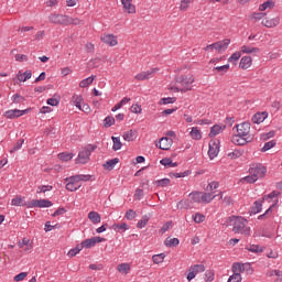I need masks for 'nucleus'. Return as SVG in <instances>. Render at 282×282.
I'll return each mask as SVG.
<instances>
[{
    "label": "nucleus",
    "mask_w": 282,
    "mask_h": 282,
    "mask_svg": "<svg viewBox=\"0 0 282 282\" xmlns=\"http://www.w3.org/2000/svg\"><path fill=\"white\" fill-rule=\"evenodd\" d=\"M96 149H98V145L96 144H87L82 148L76 159V164H87V162H89V158H91V153H94Z\"/></svg>",
    "instance_id": "obj_1"
},
{
    "label": "nucleus",
    "mask_w": 282,
    "mask_h": 282,
    "mask_svg": "<svg viewBox=\"0 0 282 282\" xmlns=\"http://www.w3.org/2000/svg\"><path fill=\"white\" fill-rule=\"evenodd\" d=\"M232 230L237 235H245V237H250V227H248V220L243 217H237L235 219Z\"/></svg>",
    "instance_id": "obj_2"
},
{
    "label": "nucleus",
    "mask_w": 282,
    "mask_h": 282,
    "mask_svg": "<svg viewBox=\"0 0 282 282\" xmlns=\"http://www.w3.org/2000/svg\"><path fill=\"white\" fill-rule=\"evenodd\" d=\"M177 83L181 85V91L186 94V91H191L193 89V84L195 83V78L193 75H181L177 79Z\"/></svg>",
    "instance_id": "obj_3"
},
{
    "label": "nucleus",
    "mask_w": 282,
    "mask_h": 282,
    "mask_svg": "<svg viewBox=\"0 0 282 282\" xmlns=\"http://www.w3.org/2000/svg\"><path fill=\"white\" fill-rule=\"evenodd\" d=\"M267 173H268V169L261 163H253L249 169V174L253 175V177L257 180H261L265 177Z\"/></svg>",
    "instance_id": "obj_4"
},
{
    "label": "nucleus",
    "mask_w": 282,
    "mask_h": 282,
    "mask_svg": "<svg viewBox=\"0 0 282 282\" xmlns=\"http://www.w3.org/2000/svg\"><path fill=\"white\" fill-rule=\"evenodd\" d=\"M228 45H230V39H225L207 45L204 50L205 52H210V50H216L218 54H221V52H226L228 50Z\"/></svg>",
    "instance_id": "obj_5"
},
{
    "label": "nucleus",
    "mask_w": 282,
    "mask_h": 282,
    "mask_svg": "<svg viewBox=\"0 0 282 282\" xmlns=\"http://www.w3.org/2000/svg\"><path fill=\"white\" fill-rule=\"evenodd\" d=\"M52 200L47 199H32L25 204L26 208H51Z\"/></svg>",
    "instance_id": "obj_6"
},
{
    "label": "nucleus",
    "mask_w": 282,
    "mask_h": 282,
    "mask_svg": "<svg viewBox=\"0 0 282 282\" xmlns=\"http://www.w3.org/2000/svg\"><path fill=\"white\" fill-rule=\"evenodd\" d=\"M237 129V135H240L241 138H250V122H242L239 124H236Z\"/></svg>",
    "instance_id": "obj_7"
},
{
    "label": "nucleus",
    "mask_w": 282,
    "mask_h": 282,
    "mask_svg": "<svg viewBox=\"0 0 282 282\" xmlns=\"http://www.w3.org/2000/svg\"><path fill=\"white\" fill-rule=\"evenodd\" d=\"M48 21L51 23H54L55 25H67V15L63 14H56V13H51L48 17Z\"/></svg>",
    "instance_id": "obj_8"
},
{
    "label": "nucleus",
    "mask_w": 282,
    "mask_h": 282,
    "mask_svg": "<svg viewBox=\"0 0 282 282\" xmlns=\"http://www.w3.org/2000/svg\"><path fill=\"white\" fill-rule=\"evenodd\" d=\"M31 109H25V110H19V109H11V110H7L4 112V116L9 119V120H14V118H21V116H25V113H30Z\"/></svg>",
    "instance_id": "obj_9"
},
{
    "label": "nucleus",
    "mask_w": 282,
    "mask_h": 282,
    "mask_svg": "<svg viewBox=\"0 0 282 282\" xmlns=\"http://www.w3.org/2000/svg\"><path fill=\"white\" fill-rule=\"evenodd\" d=\"M219 155V141L212 140L209 142V150H208V156L210 160H215Z\"/></svg>",
    "instance_id": "obj_10"
},
{
    "label": "nucleus",
    "mask_w": 282,
    "mask_h": 282,
    "mask_svg": "<svg viewBox=\"0 0 282 282\" xmlns=\"http://www.w3.org/2000/svg\"><path fill=\"white\" fill-rule=\"evenodd\" d=\"M102 241H106V239L102 237H93L84 240L80 245H82V248H94L96 243H102Z\"/></svg>",
    "instance_id": "obj_11"
},
{
    "label": "nucleus",
    "mask_w": 282,
    "mask_h": 282,
    "mask_svg": "<svg viewBox=\"0 0 282 282\" xmlns=\"http://www.w3.org/2000/svg\"><path fill=\"white\" fill-rule=\"evenodd\" d=\"M65 182H67L66 191H70V193H74V191H78V188H80V185H78V181L75 178V176L66 177Z\"/></svg>",
    "instance_id": "obj_12"
},
{
    "label": "nucleus",
    "mask_w": 282,
    "mask_h": 282,
    "mask_svg": "<svg viewBox=\"0 0 282 282\" xmlns=\"http://www.w3.org/2000/svg\"><path fill=\"white\" fill-rule=\"evenodd\" d=\"M173 145V139L169 137H163L159 143H156L158 149H161L162 151H169L171 147Z\"/></svg>",
    "instance_id": "obj_13"
},
{
    "label": "nucleus",
    "mask_w": 282,
    "mask_h": 282,
    "mask_svg": "<svg viewBox=\"0 0 282 282\" xmlns=\"http://www.w3.org/2000/svg\"><path fill=\"white\" fill-rule=\"evenodd\" d=\"M101 41L106 45H110V47H116V45H118V37L113 34L101 35Z\"/></svg>",
    "instance_id": "obj_14"
},
{
    "label": "nucleus",
    "mask_w": 282,
    "mask_h": 282,
    "mask_svg": "<svg viewBox=\"0 0 282 282\" xmlns=\"http://www.w3.org/2000/svg\"><path fill=\"white\" fill-rule=\"evenodd\" d=\"M250 138L248 137H241L239 134H234L231 137L232 144H236L237 147H245V144H248L250 142Z\"/></svg>",
    "instance_id": "obj_15"
},
{
    "label": "nucleus",
    "mask_w": 282,
    "mask_h": 282,
    "mask_svg": "<svg viewBox=\"0 0 282 282\" xmlns=\"http://www.w3.org/2000/svg\"><path fill=\"white\" fill-rule=\"evenodd\" d=\"M123 12L127 14H135V6L133 0H121Z\"/></svg>",
    "instance_id": "obj_16"
},
{
    "label": "nucleus",
    "mask_w": 282,
    "mask_h": 282,
    "mask_svg": "<svg viewBox=\"0 0 282 282\" xmlns=\"http://www.w3.org/2000/svg\"><path fill=\"white\" fill-rule=\"evenodd\" d=\"M158 72V68H152L151 70L142 72L135 75L137 80H149L153 78V74Z\"/></svg>",
    "instance_id": "obj_17"
},
{
    "label": "nucleus",
    "mask_w": 282,
    "mask_h": 282,
    "mask_svg": "<svg viewBox=\"0 0 282 282\" xmlns=\"http://www.w3.org/2000/svg\"><path fill=\"white\" fill-rule=\"evenodd\" d=\"M279 23H281V18L275 17V18H265L262 20V25H264V28H276V25H279Z\"/></svg>",
    "instance_id": "obj_18"
},
{
    "label": "nucleus",
    "mask_w": 282,
    "mask_h": 282,
    "mask_svg": "<svg viewBox=\"0 0 282 282\" xmlns=\"http://www.w3.org/2000/svg\"><path fill=\"white\" fill-rule=\"evenodd\" d=\"M240 69H250L252 67V57L242 56L239 63Z\"/></svg>",
    "instance_id": "obj_19"
},
{
    "label": "nucleus",
    "mask_w": 282,
    "mask_h": 282,
    "mask_svg": "<svg viewBox=\"0 0 282 282\" xmlns=\"http://www.w3.org/2000/svg\"><path fill=\"white\" fill-rule=\"evenodd\" d=\"M218 195L219 194H213L210 192H202V204H210Z\"/></svg>",
    "instance_id": "obj_20"
},
{
    "label": "nucleus",
    "mask_w": 282,
    "mask_h": 282,
    "mask_svg": "<svg viewBox=\"0 0 282 282\" xmlns=\"http://www.w3.org/2000/svg\"><path fill=\"white\" fill-rule=\"evenodd\" d=\"M265 118H268V112H258L253 115L251 120L253 124H261V122H263Z\"/></svg>",
    "instance_id": "obj_21"
},
{
    "label": "nucleus",
    "mask_w": 282,
    "mask_h": 282,
    "mask_svg": "<svg viewBox=\"0 0 282 282\" xmlns=\"http://www.w3.org/2000/svg\"><path fill=\"white\" fill-rule=\"evenodd\" d=\"M225 129L226 126L215 124L210 128L209 138H215L216 135H219V133H221V131H224Z\"/></svg>",
    "instance_id": "obj_22"
},
{
    "label": "nucleus",
    "mask_w": 282,
    "mask_h": 282,
    "mask_svg": "<svg viewBox=\"0 0 282 282\" xmlns=\"http://www.w3.org/2000/svg\"><path fill=\"white\" fill-rule=\"evenodd\" d=\"M119 162L120 159L118 158L111 159L104 164V169L106 171H113V169H116V164H118Z\"/></svg>",
    "instance_id": "obj_23"
},
{
    "label": "nucleus",
    "mask_w": 282,
    "mask_h": 282,
    "mask_svg": "<svg viewBox=\"0 0 282 282\" xmlns=\"http://www.w3.org/2000/svg\"><path fill=\"white\" fill-rule=\"evenodd\" d=\"M17 78L20 83H25V80H30V78H32V70H26L24 73L19 72Z\"/></svg>",
    "instance_id": "obj_24"
},
{
    "label": "nucleus",
    "mask_w": 282,
    "mask_h": 282,
    "mask_svg": "<svg viewBox=\"0 0 282 282\" xmlns=\"http://www.w3.org/2000/svg\"><path fill=\"white\" fill-rule=\"evenodd\" d=\"M240 52H242V54H259L260 50L259 47L242 45Z\"/></svg>",
    "instance_id": "obj_25"
},
{
    "label": "nucleus",
    "mask_w": 282,
    "mask_h": 282,
    "mask_svg": "<svg viewBox=\"0 0 282 282\" xmlns=\"http://www.w3.org/2000/svg\"><path fill=\"white\" fill-rule=\"evenodd\" d=\"M137 137H138V133L133 130H129V131L124 132L122 135V138H123V140H126V142H133V140H135Z\"/></svg>",
    "instance_id": "obj_26"
},
{
    "label": "nucleus",
    "mask_w": 282,
    "mask_h": 282,
    "mask_svg": "<svg viewBox=\"0 0 282 282\" xmlns=\"http://www.w3.org/2000/svg\"><path fill=\"white\" fill-rule=\"evenodd\" d=\"M117 270L121 274H129L131 272V265L129 263H120L117 265Z\"/></svg>",
    "instance_id": "obj_27"
},
{
    "label": "nucleus",
    "mask_w": 282,
    "mask_h": 282,
    "mask_svg": "<svg viewBox=\"0 0 282 282\" xmlns=\"http://www.w3.org/2000/svg\"><path fill=\"white\" fill-rule=\"evenodd\" d=\"M88 219L91 220L93 224H100L101 217L98 212H89L88 213Z\"/></svg>",
    "instance_id": "obj_28"
},
{
    "label": "nucleus",
    "mask_w": 282,
    "mask_h": 282,
    "mask_svg": "<svg viewBox=\"0 0 282 282\" xmlns=\"http://www.w3.org/2000/svg\"><path fill=\"white\" fill-rule=\"evenodd\" d=\"M164 243L167 248H177V246H180V239H177V238H166Z\"/></svg>",
    "instance_id": "obj_29"
},
{
    "label": "nucleus",
    "mask_w": 282,
    "mask_h": 282,
    "mask_svg": "<svg viewBox=\"0 0 282 282\" xmlns=\"http://www.w3.org/2000/svg\"><path fill=\"white\" fill-rule=\"evenodd\" d=\"M217 188H219V182L213 181V182L208 183L206 191H207V193H213V195H217L215 192V191H217Z\"/></svg>",
    "instance_id": "obj_30"
},
{
    "label": "nucleus",
    "mask_w": 282,
    "mask_h": 282,
    "mask_svg": "<svg viewBox=\"0 0 282 282\" xmlns=\"http://www.w3.org/2000/svg\"><path fill=\"white\" fill-rule=\"evenodd\" d=\"M189 135L193 140H202V131L197 127H193Z\"/></svg>",
    "instance_id": "obj_31"
},
{
    "label": "nucleus",
    "mask_w": 282,
    "mask_h": 282,
    "mask_svg": "<svg viewBox=\"0 0 282 282\" xmlns=\"http://www.w3.org/2000/svg\"><path fill=\"white\" fill-rule=\"evenodd\" d=\"M110 228L111 230H116V232H120V230H129V225L127 223L113 224Z\"/></svg>",
    "instance_id": "obj_32"
},
{
    "label": "nucleus",
    "mask_w": 282,
    "mask_h": 282,
    "mask_svg": "<svg viewBox=\"0 0 282 282\" xmlns=\"http://www.w3.org/2000/svg\"><path fill=\"white\" fill-rule=\"evenodd\" d=\"M268 8L270 10H272V8H274V1L268 0V1H265L262 4L259 6L260 12H265V10H268Z\"/></svg>",
    "instance_id": "obj_33"
},
{
    "label": "nucleus",
    "mask_w": 282,
    "mask_h": 282,
    "mask_svg": "<svg viewBox=\"0 0 282 282\" xmlns=\"http://www.w3.org/2000/svg\"><path fill=\"white\" fill-rule=\"evenodd\" d=\"M262 208H263V204L261 203V200H256L253 203V206L251 207V215H257V213L262 210Z\"/></svg>",
    "instance_id": "obj_34"
},
{
    "label": "nucleus",
    "mask_w": 282,
    "mask_h": 282,
    "mask_svg": "<svg viewBox=\"0 0 282 282\" xmlns=\"http://www.w3.org/2000/svg\"><path fill=\"white\" fill-rule=\"evenodd\" d=\"M149 219H151V216L149 215L142 216V218L137 224V228H140V229L145 228L147 224H149Z\"/></svg>",
    "instance_id": "obj_35"
},
{
    "label": "nucleus",
    "mask_w": 282,
    "mask_h": 282,
    "mask_svg": "<svg viewBox=\"0 0 282 282\" xmlns=\"http://www.w3.org/2000/svg\"><path fill=\"white\" fill-rule=\"evenodd\" d=\"M160 164H162L163 166H169L171 169H175V166H177V162L173 163V160L169 158L162 159L160 161Z\"/></svg>",
    "instance_id": "obj_36"
},
{
    "label": "nucleus",
    "mask_w": 282,
    "mask_h": 282,
    "mask_svg": "<svg viewBox=\"0 0 282 282\" xmlns=\"http://www.w3.org/2000/svg\"><path fill=\"white\" fill-rule=\"evenodd\" d=\"M195 0H181L180 10L181 12H186L191 8V3H194Z\"/></svg>",
    "instance_id": "obj_37"
},
{
    "label": "nucleus",
    "mask_w": 282,
    "mask_h": 282,
    "mask_svg": "<svg viewBox=\"0 0 282 282\" xmlns=\"http://www.w3.org/2000/svg\"><path fill=\"white\" fill-rule=\"evenodd\" d=\"M73 105H75V107H77V109H82V107H83V96L74 95L73 96Z\"/></svg>",
    "instance_id": "obj_38"
},
{
    "label": "nucleus",
    "mask_w": 282,
    "mask_h": 282,
    "mask_svg": "<svg viewBox=\"0 0 282 282\" xmlns=\"http://www.w3.org/2000/svg\"><path fill=\"white\" fill-rule=\"evenodd\" d=\"M189 197L196 204H202V192H193L189 194Z\"/></svg>",
    "instance_id": "obj_39"
},
{
    "label": "nucleus",
    "mask_w": 282,
    "mask_h": 282,
    "mask_svg": "<svg viewBox=\"0 0 282 282\" xmlns=\"http://www.w3.org/2000/svg\"><path fill=\"white\" fill-rule=\"evenodd\" d=\"M95 78H96V76H90V77H87L86 79H83L79 83V87H82V88L89 87V85H91V83H94Z\"/></svg>",
    "instance_id": "obj_40"
},
{
    "label": "nucleus",
    "mask_w": 282,
    "mask_h": 282,
    "mask_svg": "<svg viewBox=\"0 0 282 282\" xmlns=\"http://www.w3.org/2000/svg\"><path fill=\"white\" fill-rule=\"evenodd\" d=\"M230 69V64H226L223 66H215L213 72H218L219 74H226Z\"/></svg>",
    "instance_id": "obj_41"
},
{
    "label": "nucleus",
    "mask_w": 282,
    "mask_h": 282,
    "mask_svg": "<svg viewBox=\"0 0 282 282\" xmlns=\"http://www.w3.org/2000/svg\"><path fill=\"white\" fill-rule=\"evenodd\" d=\"M28 202H23V197L17 196L11 200V206H25Z\"/></svg>",
    "instance_id": "obj_42"
},
{
    "label": "nucleus",
    "mask_w": 282,
    "mask_h": 282,
    "mask_svg": "<svg viewBox=\"0 0 282 282\" xmlns=\"http://www.w3.org/2000/svg\"><path fill=\"white\" fill-rule=\"evenodd\" d=\"M112 142L113 151H120V149H122V142L120 141L119 137H112Z\"/></svg>",
    "instance_id": "obj_43"
},
{
    "label": "nucleus",
    "mask_w": 282,
    "mask_h": 282,
    "mask_svg": "<svg viewBox=\"0 0 282 282\" xmlns=\"http://www.w3.org/2000/svg\"><path fill=\"white\" fill-rule=\"evenodd\" d=\"M12 102H14V105H21L23 102H25V97L19 95V94H14L11 98Z\"/></svg>",
    "instance_id": "obj_44"
},
{
    "label": "nucleus",
    "mask_w": 282,
    "mask_h": 282,
    "mask_svg": "<svg viewBox=\"0 0 282 282\" xmlns=\"http://www.w3.org/2000/svg\"><path fill=\"white\" fill-rule=\"evenodd\" d=\"M276 147V141L271 140L269 142H265L263 148L261 149L262 153H265V151H270V149H274Z\"/></svg>",
    "instance_id": "obj_45"
},
{
    "label": "nucleus",
    "mask_w": 282,
    "mask_h": 282,
    "mask_svg": "<svg viewBox=\"0 0 282 282\" xmlns=\"http://www.w3.org/2000/svg\"><path fill=\"white\" fill-rule=\"evenodd\" d=\"M74 158V154L67 153V152H62L58 154V159L62 160V162H69Z\"/></svg>",
    "instance_id": "obj_46"
},
{
    "label": "nucleus",
    "mask_w": 282,
    "mask_h": 282,
    "mask_svg": "<svg viewBox=\"0 0 282 282\" xmlns=\"http://www.w3.org/2000/svg\"><path fill=\"white\" fill-rule=\"evenodd\" d=\"M74 177L77 182H89L91 180V175L89 174H78L74 175Z\"/></svg>",
    "instance_id": "obj_47"
},
{
    "label": "nucleus",
    "mask_w": 282,
    "mask_h": 282,
    "mask_svg": "<svg viewBox=\"0 0 282 282\" xmlns=\"http://www.w3.org/2000/svg\"><path fill=\"white\" fill-rule=\"evenodd\" d=\"M193 220L195 221V224H204V221H206V216H204V215L200 214V213H196V214L193 216Z\"/></svg>",
    "instance_id": "obj_48"
},
{
    "label": "nucleus",
    "mask_w": 282,
    "mask_h": 282,
    "mask_svg": "<svg viewBox=\"0 0 282 282\" xmlns=\"http://www.w3.org/2000/svg\"><path fill=\"white\" fill-rule=\"evenodd\" d=\"M113 124H116V118L108 116L105 118L104 120V127L109 128V127H113Z\"/></svg>",
    "instance_id": "obj_49"
},
{
    "label": "nucleus",
    "mask_w": 282,
    "mask_h": 282,
    "mask_svg": "<svg viewBox=\"0 0 282 282\" xmlns=\"http://www.w3.org/2000/svg\"><path fill=\"white\" fill-rule=\"evenodd\" d=\"M243 155V151L241 150H234L232 152L228 153V158H230V160H237V158H241Z\"/></svg>",
    "instance_id": "obj_50"
},
{
    "label": "nucleus",
    "mask_w": 282,
    "mask_h": 282,
    "mask_svg": "<svg viewBox=\"0 0 282 282\" xmlns=\"http://www.w3.org/2000/svg\"><path fill=\"white\" fill-rule=\"evenodd\" d=\"M232 272L234 274H240V272H243V263L235 262L232 264Z\"/></svg>",
    "instance_id": "obj_51"
},
{
    "label": "nucleus",
    "mask_w": 282,
    "mask_h": 282,
    "mask_svg": "<svg viewBox=\"0 0 282 282\" xmlns=\"http://www.w3.org/2000/svg\"><path fill=\"white\" fill-rule=\"evenodd\" d=\"M189 269L193 270L196 274H199L206 271V267H204V264H195L189 267Z\"/></svg>",
    "instance_id": "obj_52"
},
{
    "label": "nucleus",
    "mask_w": 282,
    "mask_h": 282,
    "mask_svg": "<svg viewBox=\"0 0 282 282\" xmlns=\"http://www.w3.org/2000/svg\"><path fill=\"white\" fill-rule=\"evenodd\" d=\"M247 250L249 252H256V253L263 252V248H261V246H259V245H249V246H247Z\"/></svg>",
    "instance_id": "obj_53"
},
{
    "label": "nucleus",
    "mask_w": 282,
    "mask_h": 282,
    "mask_svg": "<svg viewBox=\"0 0 282 282\" xmlns=\"http://www.w3.org/2000/svg\"><path fill=\"white\" fill-rule=\"evenodd\" d=\"M176 206H177L178 210H184V208L188 209L191 206V202H188V199L180 200Z\"/></svg>",
    "instance_id": "obj_54"
},
{
    "label": "nucleus",
    "mask_w": 282,
    "mask_h": 282,
    "mask_svg": "<svg viewBox=\"0 0 282 282\" xmlns=\"http://www.w3.org/2000/svg\"><path fill=\"white\" fill-rule=\"evenodd\" d=\"M24 142H25L24 139H19V140L17 141V143L14 144L13 149H11V150L9 151V153H15V151L21 150V147H23Z\"/></svg>",
    "instance_id": "obj_55"
},
{
    "label": "nucleus",
    "mask_w": 282,
    "mask_h": 282,
    "mask_svg": "<svg viewBox=\"0 0 282 282\" xmlns=\"http://www.w3.org/2000/svg\"><path fill=\"white\" fill-rule=\"evenodd\" d=\"M165 254L164 253H159V254H154L153 257H152V261H153V263H163L164 262V259H165Z\"/></svg>",
    "instance_id": "obj_56"
},
{
    "label": "nucleus",
    "mask_w": 282,
    "mask_h": 282,
    "mask_svg": "<svg viewBox=\"0 0 282 282\" xmlns=\"http://www.w3.org/2000/svg\"><path fill=\"white\" fill-rule=\"evenodd\" d=\"M155 184H156V186L164 188L165 186H169V184H171V180L170 178H161V180H158L155 182Z\"/></svg>",
    "instance_id": "obj_57"
},
{
    "label": "nucleus",
    "mask_w": 282,
    "mask_h": 282,
    "mask_svg": "<svg viewBox=\"0 0 282 282\" xmlns=\"http://www.w3.org/2000/svg\"><path fill=\"white\" fill-rule=\"evenodd\" d=\"M135 217H138V213H135V210L133 209H128L126 213V219H128L129 221H131L132 219H135Z\"/></svg>",
    "instance_id": "obj_58"
},
{
    "label": "nucleus",
    "mask_w": 282,
    "mask_h": 282,
    "mask_svg": "<svg viewBox=\"0 0 282 282\" xmlns=\"http://www.w3.org/2000/svg\"><path fill=\"white\" fill-rule=\"evenodd\" d=\"M241 58V52H235L232 55L228 58V63H237Z\"/></svg>",
    "instance_id": "obj_59"
},
{
    "label": "nucleus",
    "mask_w": 282,
    "mask_h": 282,
    "mask_svg": "<svg viewBox=\"0 0 282 282\" xmlns=\"http://www.w3.org/2000/svg\"><path fill=\"white\" fill-rule=\"evenodd\" d=\"M176 100L177 98L175 97H165L161 99V105H173Z\"/></svg>",
    "instance_id": "obj_60"
},
{
    "label": "nucleus",
    "mask_w": 282,
    "mask_h": 282,
    "mask_svg": "<svg viewBox=\"0 0 282 282\" xmlns=\"http://www.w3.org/2000/svg\"><path fill=\"white\" fill-rule=\"evenodd\" d=\"M67 21H68L67 25H80V23H82L80 19H78V18L74 19L69 15H67Z\"/></svg>",
    "instance_id": "obj_61"
},
{
    "label": "nucleus",
    "mask_w": 282,
    "mask_h": 282,
    "mask_svg": "<svg viewBox=\"0 0 282 282\" xmlns=\"http://www.w3.org/2000/svg\"><path fill=\"white\" fill-rule=\"evenodd\" d=\"M227 282H241V273H234Z\"/></svg>",
    "instance_id": "obj_62"
},
{
    "label": "nucleus",
    "mask_w": 282,
    "mask_h": 282,
    "mask_svg": "<svg viewBox=\"0 0 282 282\" xmlns=\"http://www.w3.org/2000/svg\"><path fill=\"white\" fill-rule=\"evenodd\" d=\"M80 250H83V246H77L76 248L74 249H70L68 251V257H76V254H78V252H80Z\"/></svg>",
    "instance_id": "obj_63"
},
{
    "label": "nucleus",
    "mask_w": 282,
    "mask_h": 282,
    "mask_svg": "<svg viewBox=\"0 0 282 282\" xmlns=\"http://www.w3.org/2000/svg\"><path fill=\"white\" fill-rule=\"evenodd\" d=\"M205 281L213 282L215 281V273L213 271L205 272Z\"/></svg>",
    "instance_id": "obj_64"
}]
</instances>
